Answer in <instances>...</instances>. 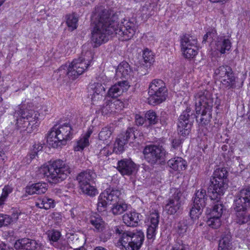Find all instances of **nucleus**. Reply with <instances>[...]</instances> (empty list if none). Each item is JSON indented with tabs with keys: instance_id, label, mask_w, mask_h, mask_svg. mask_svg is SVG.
I'll return each mask as SVG.
<instances>
[{
	"instance_id": "54",
	"label": "nucleus",
	"mask_w": 250,
	"mask_h": 250,
	"mask_svg": "<svg viewBox=\"0 0 250 250\" xmlns=\"http://www.w3.org/2000/svg\"><path fill=\"white\" fill-rule=\"evenodd\" d=\"M188 246L183 244L182 241H179L173 247L172 250H187Z\"/></svg>"
},
{
	"instance_id": "14",
	"label": "nucleus",
	"mask_w": 250,
	"mask_h": 250,
	"mask_svg": "<svg viewBox=\"0 0 250 250\" xmlns=\"http://www.w3.org/2000/svg\"><path fill=\"white\" fill-rule=\"evenodd\" d=\"M171 192H173L172 196L167 201L164 207L165 210L170 215L178 212L182 206L181 190L178 188H174L171 189Z\"/></svg>"
},
{
	"instance_id": "29",
	"label": "nucleus",
	"mask_w": 250,
	"mask_h": 250,
	"mask_svg": "<svg viewBox=\"0 0 250 250\" xmlns=\"http://www.w3.org/2000/svg\"><path fill=\"white\" fill-rule=\"evenodd\" d=\"M197 39L196 37L189 34H185L180 37V46L187 48V46H194L197 45Z\"/></svg>"
},
{
	"instance_id": "22",
	"label": "nucleus",
	"mask_w": 250,
	"mask_h": 250,
	"mask_svg": "<svg viewBox=\"0 0 250 250\" xmlns=\"http://www.w3.org/2000/svg\"><path fill=\"white\" fill-rule=\"evenodd\" d=\"M167 164L173 170L179 172L185 170L187 167L186 161L182 158L179 157L169 160Z\"/></svg>"
},
{
	"instance_id": "9",
	"label": "nucleus",
	"mask_w": 250,
	"mask_h": 250,
	"mask_svg": "<svg viewBox=\"0 0 250 250\" xmlns=\"http://www.w3.org/2000/svg\"><path fill=\"white\" fill-rule=\"evenodd\" d=\"M145 160L151 165H163L166 161V151L162 146L147 145L143 150Z\"/></svg>"
},
{
	"instance_id": "11",
	"label": "nucleus",
	"mask_w": 250,
	"mask_h": 250,
	"mask_svg": "<svg viewBox=\"0 0 250 250\" xmlns=\"http://www.w3.org/2000/svg\"><path fill=\"white\" fill-rule=\"evenodd\" d=\"M214 75L225 88L230 89L235 87L236 77L230 66L227 65L220 66L215 70Z\"/></svg>"
},
{
	"instance_id": "63",
	"label": "nucleus",
	"mask_w": 250,
	"mask_h": 250,
	"mask_svg": "<svg viewBox=\"0 0 250 250\" xmlns=\"http://www.w3.org/2000/svg\"><path fill=\"white\" fill-rule=\"evenodd\" d=\"M119 103H118V105L116 106L115 105H114L115 107L116 108V110H117V112H120L122 110V107L123 106V103L120 101H119Z\"/></svg>"
},
{
	"instance_id": "34",
	"label": "nucleus",
	"mask_w": 250,
	"mask_h": 250,
	"mask_svg": "<svg viewBox=\"0 0 250 250\" xmlns=\"http://www.w3.org/2000/svg\"><path fill=\"white\" fill-rule=\"evenodd\" d=\"M160 215L158 211L156 210L150 211V214L147 217L148 225L158 227Z\"/></svg>"
},
{
	"instance_id": "41",
	"label": "nucleus",
	"mask_w": 250,
	"mask_h": 250,
	"mask_svg": "<svg viewBox=\"0 0 250 250\" xmlns=\"http://www.w3.org/2000/svg\"><path fill=\"white\" fill-rule=\"evenodd\" d=\"M147 229L146 230V237L148 240H153L155 239L157 230L158 227L153 226L147 225Z\"/></svg>"
},
{
	"instance_id": "27",
	"label": "nucleus",
	"mask_w": 250,
	"mask_h": 250,
	"mask_svg": "<svg viewBox=\"0 0 250 250\" xmlns=\"http://www.w3.org/2000/svg\"><path fill=\"white\" fill-rule=\"evenodd\" d=\"M92 133V130L89 128L86 133L81 136L78 141L77 146H75V151H81L84 149V147L89 145V138Z\"/></svg>"
},
{
	"instance_id": "37",
	"label": "nucleus",
	"mask_w": 250,
	"mask_h": 250,
	"mask_svg": "<svg viewBox=\"0 0 250 250\" xmlns=\"http://www.w3.org/2000/svg\"><path fill=\"white\" fill-rule=\"evenodd\" d=\"M78 18L74 14L68 15L66 19V24L71 30L76 29L77 27Z\"/></svg>"
},
{
	"instance_id": "24",
	"label": "nucleus",
	"mask_w": 250,
	"mask_h": 250,
	"mask_svg": "<svg viewBox=\"0 0 250 250\" xmlns=\"http://www.w3.org/2000/svg\"><path fill=\"white\" fill-rule=\"evenodd\" d=\"M47 189V185L45 183H37L26 188V192L28 194H41L44 193Z\"/></svg>"
},
{
	"instance_id": "3",
	"label": "nucleus",
	"mask_w": 250,
	"mask_h": 250,
	"mask_svg": "<svg viewBox=\"0 0 250 250\" xmlns=\"http://www.w3.org/2000/svg\"><path fill=\"white\" fill-rule=\"evenodd\" d=\"M70 173V168L65 162L58 159L42 166L37 172L39 178H46L51 183H57L65 179Z\"/></svg>"
},
{
	"instance_id": "2",
	"label": "nucleus",
	"mask_w": 250,
	"mask_h": 250,
	"mask_svg": "<svg viewBox=\"0 0 250 250\" xmlns=\"http://www.w3.org/2000/svg\"><path fill=\"white\" fill-rule=\"evenodd\" d=\"M194 103L196 114L189 107L184 111L178 119L177 131L180 135H188L192 126V122L196 117L197 121L202 125H208L212 118V108L213 106V98L211 93L208 90L197 91L194 94Z\"/></svg>"
},
{
	"instance_id": "25",
	"label": "nucleus",
	"mask_w": 250,
	"mask_h": 250,
	"mask_svg": "<svg viewBox=\"0 0 250 250\" xmlns=\"http://www.w3.org/2000/svg\"><path fill=\"white\" fill-rule=\"evenodd\" d=\"M89 223L94 227L95 231L101 232L104 229L105 223L99 214H94L91 215Z\"/></svg>"
},
{
	"instance_id": "8",
	"label": "nucleus",
	"mask_w": 250,
	"mask_h": 250,
	"mask_svg": "<svg viewBox=\"0 0 250 250\" xmlns=\"http://www.w3.org/2000/svg\"><path fill=\"white\" fill-rule=\"evenodd\" d=\"M167 89L161 80H153L150 83L148 89V103L150 105L159 104L164 101L167 97Z\"/></svg>"
},
{
	"instance_id": "12",
	"label": "nucleus",
	"mask_w": 250,
	"mask_h": 250,
	"mask_svg": "<svg viewBox=\"0 0 250 250\" xmlns=\"http://www.w3.org/2000/svg\"><path fill=\"white\" fill-rule=\"evenodd\" d=\"M121 192L117 189L108 188L102 192L98 197L97 209L102 212L106 209L107 204H113L121 200Z\"/></svg>"
},
{
	"instance_id": "36",
	"label": "nucleus",
	"mask_w": 250,
	"mask_h": 250,
	"mask_svg": "<svg viewBox=\"0 0 250 250\" xmlns=\"http://www.w3.org/2000/svg\"><path fill=\"white\" fill-rule=\"evenodd\" d=\"M145 118L150 125H155L159 121V118L156 113L151 110L147 111L145 114Z\"/></svg>"
},
{
	"instance_id": "60",
	"label": "nucleus",
	"mask_w": 250,
	"mask_h": 250,
	"mask_svg": "<svg viewBox=\"0 0 250 250\" xmlns=\"http://www.w3.org/2000/svg\"><path fill=\"white\" fill-rule=\"evenodd\" d=\"M172 148L176 149L180 146L181 142L179 139H173L172 141Z\"/></svg>"
},
{
	"instance_id": "52",
	"label": "nucleus",
	"mask_w": 250,
	"mask_h": 250,
	"mask_svg": "<svg viewBox=\"0 0 250 250\" xmlns=\"http://www.w3.org/2000/svg\"><path fill=\"white\" fill-rule=\"evenodd\" d=\"M20 216H22V218H24V217H26L27 216V214H25L24 212H22L19 209H13V211L12 213V217L14 219L17 220L19 218Z\"/></svg>"
},
{
	"instance_id": "7",
	"label": "nucleus",
	"mask_w": 250,
	"mask_h": 250,
	"mask_svg": "<svg viewBox=\"0 0 250 250\" xmlns=\"http://www.w3.org/2000/svg\"><path fill=\"white\" fill-rule=\"evenodd\" d=\"M14 116L16 117L17 126L31 133L39 125V121L42 119L38 112L33 110H24L21 107H18L15 111Z\"/></svg>"
},
{
	"instance_id": "33",
	"label": "nucleus",
	"mask_w": 250,
	"mask_h": 250,
	"mask_svg": "<svg viewBox=\"0 0 250 250\" xmlns=\"http://www.w3.org/2000/svg\"><path fill=\"white\" fill-rule=\"evenodd\" d=\"M230 241L231 236L230 234H228L223 236L219 241L218 250H229L231 246Z\"/></svg>"
},
{
	"instance_id": "56",
	"label": "nucleus",
	"mask_w": 250,
	"mask_h": 250,
	"mask_svg": "<svg viewBox=\"0 0 250 250\" xmlns=\"http://www.w3.org/2000/svg\"><path fill=\"white\" fill-rule=\"evenodd\" d=\"M109 102V108H110V112H111V114H114V113H117V110H116V107H115V106L114 105H118V103H119V100H114V101H108Z\"/></svg>"
},
{
	"instance_id": "35",
	"label": "nucleus",
	"mask_w": 250,
	"mask_h": 250,
	"mask_svg": "<svg viewBox=\"0 0 250 250\" xmlns=\"http://www.w3.org/2000/svg\"><path fill=\"white\" fill-rule=\"evenodd\" d=\"M112 134V130L111 127H103L99 133V138L102 141H108L109 140Z\"/></svg>"
},
{
	"instance_id": "50",
	"label": "nucleus",
	"mask_w": 250,
	"mask_h": 250,
	"mask_svg": "<svg viewBox=\"0 0 250 250\" xmlns=\"http://www.w3.org/2000/svg\"><path fill=\"white\" fill-rule=\"evenodd\" d=\"M216 31L213 29H210L207 33L204 36L203 42H206L208 40L212 39L215 40L216 37Z\"/></svg>"
},
{
	"instance_id": "31",
	"label": "nucleus",
	"mask_w": 250,
	"mask_h": 250,
	"mask_svg": "<svg viewBox=\"0 0 250 250\" xmlns=\"http://www.w3.org/2000/svg\"><path fill=\"white\" fill-rule=\"evenodd\" d=\"M187 47V48L181 47L184 56L187 59L193 58L198 53L197 45H194V46L188 45Z\"/></svg>"
},
{
	"instance_id": "64",
	"label": "nucleus",
	"mask_w": 250,
	"mask_h": 250,
	"mask_svg": "<svg viewBox=\"0 0 250 250\" xmlns=\"http://www.w3.org/2000/svg\"><path fill=\"white\" fill-rule=\"evenodd\" d=\"M6 250V245L3 243H1L0 244V250Z\"/></svg>"
},
{
	"instance_id": "51",
	"label": "nucleus",
	"mask_w": 250,
	"mask_h": 250,
	"mask_svg": "<svg viewBox=\"0 0 250 250\" xmlns=\"http://www.w3.org/2000/svg\"><path fill=\"white\" fill-rule=\"evenodd\" d=\"M91 89L92 91L95 92H99V93H104L105 91V88L104 86L99 83H94L91 85Z\"/></svg>"
},
{
	"instance_id": "1",
	"label": "nucleus",
	"mask_w": 250,
	"mask_h": 250,
	"mask_svg": "<svg viewBox=\"0 0 250 250\" xmlns=\"http://www.w3.org/2000/svg\"><path fill=\"white\" fill-rule=\"evenodd\" d=\"M95 24L92 31V42L97 47L107 42L110 35H119L122 40L127 41L135 35L137 26L134 20L124 19L117 23L118 15L112 10L104 9L95 14Z\"/></svg>"
},
{
	"instance_id": "19",
	"label": "nucleus",
	"mask_w": 250,
	"mask_h": 250,
	"mask_svg": "<svg viewBox=\"0 0 250 250\" xmlns=\"http://www.w3.org/2000/svg\"><path fill=\"white\" fill-rule=\"evenodd\" d=\"M216 38V48L221 54H224L226 51H229L230 49L231 42L229 36H220Z\"/></svg>"
},
{
	"instance_id": "5",
	"label": "nucleus",
	"mask_w": 250,
	"mask_h": 250,
	"mask_svg": "<svg viewBox=\"0 0 250 250\" xmlns=\"http://www.w3.org/2000/svg\"><path fill=\"white\" fill-rule=\"evenodd\" d=\"M234 203L237 223L241 225L247 223L250 220V185L239 191Z\"/></svg>"
},
{
	"instance_id": "13",
	"label": "nucleus",
	"mask_w": 250,
	"mask_h": 250,
	"mask_svg": "<svg viewBox=\"0 0 250 250\" xmlns=\"http://www.w3.org/2000/svg\"><path fill=\"white\" fill-rule=\"evenodd\" d=\"M210 183L208 188V193L211 200L215 201L214 204L222 203L220 197L223 195L228 188L226 181L221 179L211 178Z\"/></svg>"
},
{
	"instance_id": "43",
	"label": "nucleus",
	"mask_w": 250,
	"mask_h": 250,
	"mask_svg": "<svg viewBox=\"0 0 250 250\" xmlns=\"http://www.w3.org/2000/svg\"><path fill=\"white\" fill-rule=\"evenodd\" d=\"M125 136L123 137L120 136L118 138L115 143V148H117L119 151H123L124 150V146L127 143L126 139H125Z\"/></svg>"
},
{
	"instance_id": "58",
	"label": "nucleus",
	"mask_w": 250,
	"mask_h": 250,
	"mask_svg": "<svg viewBox=\"0 0 250 250\" xmlns=\"http://www.w3.org/2000/svg\"><path fill=\"white\" fill-rule=\"evenodd\" d=\"M144 121L145 119L142 116L138 114H136L135 115V123L137 125H142L144 124Z\"/></svg>"
},
{
	"instance_id": "10",
	"label": "nucleus",
	"mask_w": 250,
	"mask_h": 250,
	"mask_svg": "<svg viewBox=\"0 0 250 250\" xmlns=\"http://www.w3.org/2000/svg\"><path fill=\"white\" fill-rule=\"evenodd\" d=\"M145 238L142 231L133 233L124 232L119 239V242L125 250H138L141 247Z\"/></svg>"
},
{
	"instance_id": "30",
	"label": "nucleus",
	"mask_w": 250,
	"mask_h": 250,
	"mask_svg": "<svg viewBox=\"0 0 250 250\" xmlns=\"http://www.w3.org/2000/svg\"><path fill=\"white\" fill-rule=\"evenodd\" d=\"M127 205L123 201L120 200L114 203L111 208L112 213L115 215L123 214L127 209Z\"/></svg>"
},
{
	"instance_id": "32",
	"label": "nucleus",
	"mask_w": 250,
	"mask_h": 250,
	"mask_svg": "<svg viewBox=\"0 0 250 250\" xmlns=\"http://www.w3.org/2000/svg\"><path fill=\"white\" fill-rule=\"evenodd\" d=\"M83 193L91 197L95 196L98 194L96 188L92 185V183L79 185Z\"/></svg>"
},
{
	"instance_id": "46",
	"label": "nucleus",
	"mask_w": 250,
	"mask_h": 250,
	"mask_svg": "<svg viewBox=\"0 0 250 250\" xmlns=\"http://www.w3.org/2000/svg\"><path fill=\"white\" fill-rule=\"evenodd\" d=\"M188 227L187 222L185 220L180 221L177 226V232L179 235L184 234L187 231Z\"/></svg>"
},
{
	"instance_id": "40",
	"label": "nucleus",
	"mask_w": 250,
	"mask_h": 250,
	"mask_svg": "<svg viewBox=\"0 0 250 250\" xmlns=\"http://www.w3.org/2000/svg\"><path fill=\"white\" fill-rule=\"evenodd\" d=\"M204 208H202L200 206H194L193 203V206L190 211V217L192 219H196L202 214Z\"/></svg>"
},
{
	"instance_id": "55",
	"label": "nucleus",
	"mask_w": 250,
	"mask_h": 250,
	"mask_svg": "<svg viewBox=\"0 0 250 250\" xmlns=\"http://www.w3.org/2000/svg\"><path fill=\"white\" fill-rule=\"evenodd\" d=\"M109 104L108 101L105 103V104H104L101 108V113L103 115H108L111 114V112L110 111V108H109Z\"/></svg>"
},
{
	"instance_id": "45",
	"label": "nucleus",
	"mask_w": 250,
	"mask_h": 250,
	"mask_svg": "<svg viewBox=\"0 0 250 250\" xmlns=\"http://www.w3.org/2000/svg\"><path fill=\"white\" fill-rule=\"evenodd\" d=\"M143 57L144 62L146 63L148 62L151 63L153 62L154 55L153 54V53L147 48H146L144 50L143 54Z\"/></svg>"
},
{
	"instance_id": "38",
	"label": "nucleus",
	"mask_w": 250,
	"mask_h": 250,
	"mask_svg": "<svg viewBox=\"0 0 250 250\" xmlns=\"http://www.w3.org/2000/svg\"><path fill=\"white\" fill-rule=\"evenodd\" d=\"M111 150L112 147L108 144H107L104 147V148L100 150L98 154L99 158L101 160H104V159H106L108 156L112 153Z\"/></svg>"
},
{
	"instance_id": "48",
	"label": "nucleus",
	"mask_w": 250,
	"mask_h": 250,
	"mask_svg": "<svg viewBox=\"0 0 250 250\" xmlns=\"http://www.w3.org/2000/svg\"><path fill=\"white\" fill-rule=\"evenodd\" d=\"M12 221V219L6 214H0V228L9 225Z\"/></svg>"
},
{
	"instance_id": "17",
	"label": "nucleus",
	"mask_w": 250,
	"mask_h": 250,
	"mask_svg": "<svg viewBox=\"0 0 250 250\" xmlns=\"http://www.w3.org/2000/svg\"><path fill=\"white\" fill-rule=\"evenodd\" d=\"M129 87L128 83L126 81L118 82L109 89L107 95L111 98H117L127 91Z\"/></svg>"
},
{
	"instance_id": "53",
	"label": "nucleus",
	"mask_w": 250,
	"mask_h": 250,
	"mask_svg": "<svg viewBox=\"0 0 250 250\" xmlns=\"http://www.w3.org/2000/svg\"><path fill=\"white\" fill-rule=\"evenodd\" d=\"M111 235L112 233L110 230H105L100 234V240L103 242H106L110 239Z\"/></svg>"
},
{
	"instance_id": "42",
	"label": "nucleus",
	"mask_w": 250,
	"mask_h": 250,
	"mask_svg": "<svg viewBox=\"0 0 250 250\" xmlns=\"http://www.w3.org/2000/svg\"><path fill=\"white\" fill-rule=\"evenodd\" d=\"M12 191V188L9 186H6L3 188L2 194L0 197V207L4 204L9 194Z\"/></svg>"
},
{
	"instance_id": "62",
	"label": "nucleus",
	"mask_w": 250,
	"mask_h": 250,
	"mask_svg": "<svg viewBox=\"0 0 250 250\" xmlns=\"http://www.w3.org/2000/svg\"><path fill=\"white\" fill-rule=\"evenodd\" d=\"M57 248L60 250H67L68 249V247L66 243L59 244Z\"/></svg>"
},
{
	"instance_id": "18",
	"label": "nucleus",
	"mask_w": 250,
	"mask_h": 250,
	"mask_svg": "<svg viewBox=\"0 0 250 250\" xmlns=\"http://www.w3.org/2000/svg\"><path fill=\"white\" fill-rule=\"evenodd\" d=\"M41 247V243L26 238L19 239L15 244V247L20 250H33Z\"/></svg>"
},
{
	"instance_id": "4",
	"label": "nucleus",
	"mask_w": 250,
	"mask_h": 250,
	"mask_svg": "<svg viewBox=\"0 0 250 250\" xmlns=\"http://www.w3.org/2000/svg\"><path fill=\"white\" fill-rule=\"evenodd\" d=\"M92 60V56L90 51L82 52L79 58L73 60L68 66L64 65L61 66L57 73L60 77L68 76L70 79L74 80L87 69Z\"/></svg>"
},
{
	"instance_id": "23",
	"label": "nucleus",
	"mask_w": 250,
	"mask_h": 250,
	"mask_svg": "<svg viewBox=\"0 0 250 250\" xmlns=\"http://www.w3.org/2000/svg\"><path fill=\"white\" fill-rule=\"evenodd\" d=\"M131 71L130 66L126 62H122L116 70L115 77L117 79L127 78Z\"/></svg>"
},
{
	"instance_id": "26",
	"label": "nucleus",
	"mask_w": 250,
	"mask_h": 250,
	"mask_svg": "<svg viewBox=\"0 0 250 250\" xmlns=\"http://www.w3.org/2000/svg\"><path fill=\"white\" fill-rule=\"evenodd\" d=\"M139 214L135 212H129L123 216L124 223L129 227H135L140 221Z\"/></svg>"
},
{
	"instance_id": "6",
	"label": "nucleus",
	"mask_w": 250,
	"mask_h": 250,
	"mask_svg": "<svg viewBox=\"0 0 250 250\" xmlns=\"http://www.w3.org/2000/svg\"><path fill=\"white\" fill-rule=\"evenodd\" d=\"M73 128L69 124L54 125L47 134V142L54 148L65 145L66 141L71 139Z\"/></svg>"
},
{
	"instance_id": "59",
	"label": "nucleus",
	"mask_w": 250,
	"mask_h": 250,
	"mask_svg": "<svg viewBox=\"0 0 250 250\" xmlns=\"http://www.w3.org/2000/svg\"><path fill=\"white\" fill-rule=\"evenodd\" d=\"M103 96L101 95H92L91 97V101L93 104H96V102L101 101L103 99Z\"/></svg>"
},
{
	"instance_id": "28",
	"label": "nucleus",
	"mask_w": 250,
	"mask_h": 250,
	"mask_svg": "<svg viewBox=\"0 0 250 250\" xmlns=\"http://www.w3.org/2000/svg\"><path fill=\"white\" fill-rule=\"evenodd\" d=\"M36 207L46 210L53 208L55 206L54 201L47 197L38 198L35 202Z\"/></svg>"
},
{
	"instance_id": "39",
	"label": "nucleus",
	"mask_w": 250,
	"mask_h": 250,
	"mask_svg": "<svg viewBox=\"0 0 250 250\" xmlns=\"http://www.w3.org/2000/svg\"><path fill=\"white\" fill-rule=\"evenodd\" d=\"M228 172L225 168L217 169L213 173V176L211 178L221 179L226 182Z\"/></svg>"
},
{
	"instance_id": "16",
	"label": "nucleus",
	"mask_w": 250,
	"mask_h": 250,
	"mask_svg": "<svg viewBox=\"0 0 250 250\" xmlns=\"http://www.w3.org/2000/svg\"><path fill=\"white\" fill-rule=\"evenodd\" d=\"M117 169L122 175L130 176L136 171V166L130 159H124L118 161Z\"/></svg>"
},
{
	"instance_id": "47",
	"label": "nucleus",
	"mask_w": 250,
	"mask_h": 250,
	"mask_svg": "<svg viewBox=\"0 0 250 250\" xmlns=\"http://www.w3.org/2000/svg\"><path fill=\"white\" fill-rule=\"evenodd\" d=\"M121 136L122 137L125 136V139H126L127 142H128L130 140H134L136 138L134 128H128L126 130V132L124 134H121Z\"/></svg>"
},
{
	"instance_id": "61",
	"label": "nucleus",
	"mask_w": 250,
	"mask_h": 250,
	"mask_svg": "<svg viewBox=\"0 0 250 250\" xmlns=\"http://www.w3.org/2000/svg\"><path fill=\"white\" fill-rule=\"evenodd\" d=\"M114 231L116 234H118L121 235L120 237L122 235V234L124 232H125L126 231H124L122 229L121 227L120 226H116L114 227Z\"/></svg>"
},
{
	"instance_id": "44",
	"label": "nucleus",
	"mask_w": 250,
	"mask_h": 250,
	"mask_svg": "<svg viewBox=\"0 0 250 250\" xmlns=\"http://www.w3.org/2000/svg\"><path fill=\"white\" fill-rule=\"evenodd\" d=\"M47 236L48 239L51 242H57L60 238L61 233L59 231L51 230L47 232Z\"/></svg>"
},
{
	"instance_id": "15",
	"label": "nucleus",
	"mask_w": 250,
	"mask_h": 250,
	"mask_svg": "<svg viewBox=\"0 0 250 250\" xmlns=\"http://www.w3.org/2000/svg\"><path fill=\"white\" fill-rule=\"evenodd\" d=\"M222 203L214 204L212 209L208 214L207 224L213 229L218 228L221 224L220 218L223 212Z\"/></svg>"
},
{
	"instance_id": "49",
	"label": "nucleus",
	"mask_w": 250,
	"mask_h": 250,
	"mask_svg": "<svg viewBox=\"0 0 250 250\" xmlns=\"http://www.w3.org/2000/svg\"><path fill=\"white\" fill-rule=\"evenodd\" d=\"M42 145L40 144H36L33 145L31 152L29 155L30 159L35 158V156L37 155L38 153L42 150Z\"/></svg>"
},
{
	"instance_id": "20",
	"label": "nucleus",
	"mask_w": 250,
	"mask_h": 250,
	"mask_svg": "<svg viewBox=\"0 0 250 250\" xmlns=\"http://www.w3.org/2000/svg\"><path fill=\"white\" fill-rule=\"evenodd\" d=\"M96 174L92 170L87 169L80 173L77 176L79 185L93 183Z\"/></svg>"
},
{
	"instance_id": "57",
	"label": "nucleus",
	"mask_w": 250,
	"mask_h": 250,
	"mask_svg": "<svg viewBox=\"0 0 250 250\" xmlns=\"http://www.w3.org/2000/svg\"><path fill=\"white\" fill-rule=\"evenodd\" d=\"M97 83H101L103 85L105 84V83L108 82V79L104 74H102L97 78Z\"/></svg>"
},
{
	"instance_id": "21",
	"label": "nucleus",
	"mask_w": 250,
	"mask_h": 250,
	"mask_svg": "<svg viewBox=\"0 0 250 250\" xmlns=\"http://www.w3.org/2000/svg\"><path fill=\"white\" fill-rule=\"evenodd\" d=\"M207 200L206 190L203 188L196 190L192 198L194 206H198L204 208L206 206Z\"/></svg>"
}]
</instances>
